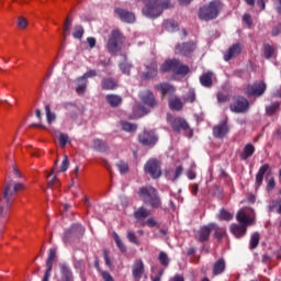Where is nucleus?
<instances>
[{
  "label": "nucleus",
  "mask_w": 281,
  "mask_h": 281,
  "mask_svg": "<svg viewBox=\"0 0 281 281\" xmlns=\"http://www.w3.org/2000/svg\"><path fill=\"white\" fill-rule=\"evenodd\" d=\"M238 223L233 224L231 226V232L236 236V238H241L245 234H247V225H254L256 221V213L251 207L240 209L236 215Z\"/></svg>",
  "instance_id": "1"
},
{
  "label": "nucleus",
  "mask_w": 281,
  "mask_h": 281,
  "mask_svg": "<svg viewBox=\"0 0 281 281\" xmlns=\"http://www.w3.org/2000/svg\"><path fill=\"white\" fill-rule=\"evenodd\" d=\"M23 188V183H14L12 180L7 182L0 198V218H8L10 205H12V196Z\"/></svg>",
  "instance_id": "2"
},
{
  "label": "nucleus",
  "mask_w": 281,
  "mask_h": 281,
  "mask_svg": "<svg viewBox=\"0 0 281 281\" xmlns=\"http://www.w3.org/2000/svg\"><path fill=\"white\" fill-rule=\"evenodd\" d=\"M139 99L146 106L136 103L133 108L132 120H137L138 117H144V115H148L150 109H155V106H157V100H155V94H153L150 90L140 92Z\"/></svg>",
  "instance_id": "3"
},
{
  "label": "nucleus",
  "mask_w": 281,
  "mask_h": 281,
  "mask_svg": "<svg viewBox=\"0 0 281 281\" xmlns=\"http://www.w3.org/2000/svg\"><path fill=\"white\" fill-rule=\"evenodd\" d=\"M144 3V8L142 10L144 16L147 19H157V16H161V12L164 10H168L172 8L170 0H140Z\"/></svg>",
  "instance_id": "4"
},
{
  "label": "nucleus",
  "mask_w": 281,
  "mask_h": 281,
  "mask_svg": "<svg viewBox=\"0 0 281 281\" xmlns=\"http://www.w3.org/2000/svg\"><path fill=\"white\" fill-rule=\"evenodd\" d=\"M138 194L143 199L144 203L150 205V207H161V199L159 198L157 189L153 187H143L139 189Z\"/></svg>",
  "instance_id": "5"
},
{
  "label": "nucleus",
  "mask_w": 281,
  "mask_h": 281,
  "mask_svg": "<svg viewBox=\"0 0 281 281\" xmlns=\"http://www.w3.org/2000/svg\"><path fill=\"white\" fill-rule=\"evenodd\" d=\"M221 8V2L216 0L211 1L209 4H205L200 8L199 19L201 21H213V19H216L218 16Z\"/></svg>",
  "instance_id": "6"
},
{
  "label": "nucleus",
  "mask_w": 281,
  "mask_h": 281,
  "mask_svg": "<svg viewBox=\"0 0 281 281\" xmlns=\"http://www.w3.org/2000/svg\"><path fill=\"white\" fill-rule=\"evenodd\" d=\"M160 70L164 74L170 71L173 76H186L190 71V68L181 64L178 59H168L161 65Z\"/></svg>",
  "instance_id": "7"
},
{
  "label": "nucleus",
  "mask_w": 281,
  "mask_h": 281,
  "mask_svg": "<svg viewBox=\"0 0 281 281\" xmlns=\"http://www.w3.org/2000/svg\"><path fill=\"white\" fill-rule=\"evenodd\" d=\"M120 45H122V33L113 31L108 42V50L111 54H117L120 52Z\"/></svg>",
  "instance_id": "8"
},
{
  "label": "nucleus",
  "mask_w": 281,
  "mask_h": 281,
  "mask_svg": "<svg viewBox=\"0 0 281 281\" xmlns=\"http://www.w3.org/2000/svg\"><path fill=\"white\" fill-rule=\"evenodd\" d=\"M168 122H170L172 130L176 133H179L180 131H188L189 137H192V132L190 130V125H188V122L181 117H175L168 116Z\"/></svg>",
  "instance_id": "9"
},
{
  "label": "nucleus",
  "mask_w": 281,
  "mask_h": 281,
  "mask_svg": "<svg viewBox=\"0 0 281 281\" xmlns=\"http://www.w3.org/2000/svg\"><path fill=\"white\" fill-rule=\"evenodd\" d=\"M249 110V101L244 97L235 98L234 102L231 103V111L233 113H246Z\"/></svg>",
  "instance_id": "10"
},
{
  "label": "nucleus",
  "mask_w": 281,
  "mask_h": 281,
  "mask_svg": "<svg viewBox=\"0 0 281 281\" xmlns=\"http://www.w3.org/2000/svg\"><path fill=\"white\" fill-rule=\"evenodd\" d=\"M145 172L150 175L153 179H159L161 177V167L159 166V160L150 159L145 165Z\"/></svg>",
  "instance_id": "11"
},
{
  "label": "nucleus",
  "mask_w": 281,
  "mask_h": 281,
  "mask_svg": "<svg viewBox=\"0 0 281 281\" xmlns=\"http://www.w3.org/2000/svg\"><path fill=\"white\" fill-rule=\"evenodd\" d=\"M265 91H267V83L259 81L248 86L245 90V93L246 95H254L255 98H258L259 95H262Z\"/></svg>",
  "instance_id": "12"
},
{
  "label": "nucleus",
  "mask_w": 281,
  "mask_h": 281,
  "mask_svg": "<svg viewBox=\"0 0 281 281\" xmlns=\"http://www.w3.org/2000/svg\"><path fill=\"white\" fill-rule=\"evenodd\" d=\"M138 139L143 146H155L158 140L157 135L153 131H144V133L139 134Z\"/></svg>",
  "instance_id": "13"
},
{
  "label": "nucleus",
  "mask_w": 281,
  "mask_h": 281,
  "mask_svg": "<svg viewBox=\"0 0 281 281\" xmlns=\"http://www.w3.org/2000/svg\"><path fill=\"white\" fill-rule=\"evenodd\" d=\"M57 281H74V271L67 263L59 265V277Z\"/></svg>",
  "instance_id": "14"
},
{
  "label": "nucleus",
  "mask_w": 281,
  "mask_h": 281,
  "mask_svg": "<svg viewBox=\"0 0 281 281\" xmlns=\"http://www.w3.org/2000/svg\"><path fill=\"white\" fill-rule=\"evenodd\" d=\"M196 49V44L193 42L178 44L176 46V54H181L182 56H190L192 52Z\"/></svg>",
  "instance_id": "15"
},
{
  "label": "nucleus",
  "mask_w": 281,
  "mask_h": 281,
  "mask_svg": "<svg viewBox=\"0 0 281 281\" xmlns=\"http://www.w3.org/2000/svg\"><path fill=\"white\" fill-rule=\"evenodd\" d=\"M215 228H216V224H210L207 226H203L195 234L196 240H199L200 243H205V240L210 238V233L212 232V229H215Z\"/></svg>",
  "instance_id": "16"
},
{
  "label": "nucleus",
  "mask_w": 281,
  "mask_h": 281,
  "mask_svg": "<svg viewBox=\"0 0 281 281\" xmlns=\"http://www.w3.org/2000/svg\"><path fill=\"white\" fill-rule=\"evenodd\" d=\"M229 133V127L227 126V121H223L215 127H213V135L214 137H217L218 139H223L225 135Z\"/></svg>",
  "instance_id": "17"
},
{
  "label": "nucleus",
  "mask_w": 281,
  "mask_h": 281,
  "mask_svg": "<svg viewBox=\"0 0 281 281\" xmlns=\"http://www.w3.org/2000/svg\"><path fill=\"white\" fill-rule=\"evenodd\" d=\"M115 13L124 23H135V13L124 9H115Z\"/></svg>",
  "instance_id": "18"
},
{
  "label": "nucleus",
  "mask_w": 281,
  "mask_h": 281,
  "mask_svg": "<svg viewBox=\"0 0 281 281\" xmlns=\"http://www.w3.org/2000/svg\"><path fill=\"white\" fill-rule=\"evenodd\" d=\"M132 274L136 281L142 280V277L144 276V261H142V259L134 262L132 267Z\"/></svg>",
  "instance_id": "19"
},
{
  "label": "nucleus",
  "mask_w": 281,
  "mask_h": 281,
  "mask_svg": "<svg viewBox=\"0 0 281 281\" xmlns=\"http://www.w3.org/2000/svg\"><path fill=\"white\" fill-rule=\"evenodd\" d=\"M240 44H234L228 48V50L224 54V60L228 61L232 60V58H236L241 52Z\"/></svg>",
  "instance_id": "20"
},
{
  "label": "nucleus",
  "mask_w": 281,
  "mask_h": 281,
  "mask_svg": "<svg viewBox=\"0 0 281 281\" xmlns=\"http://www.w3.org/2000/svg\"><path fill=\"white\" fill-rule=\"evenodd\" d=\"M181 175H183L182 166H178L166 171V177L167 179H169V181H177V179L180 178Z\"/></svg>",
  "instance_id": "21"
},
{
  "label": "nucleus",
  "mask_w": 281,
  "mask_h": 281,
  "mask_svg": "<svg viewBox=\"0 0 281 281\" xmlns=\"http://www.w3.org/2000/svg\"><path fill=\"white\" fill-rule=\"evenodd\" d=\"M215 78L214 72L207 71L200 77V82L202 87L210 88L212 87V82H214Z\"/></svg>",
  "instance_id": "22"
},
{
  "label": "nucleus",
  "mask_w": 281,
  "mask_h": 281,
  "mask_svg": "<svg viewBox=\"0 0 281 281\" xmlns=\"http://www.w3.org/2000/svg\"><path fill=\"white\" fill-rule=\"evenodd\" d=\"M78 232H79V234L85 233V228H82V225H80V224H76L70 228V231L65 232L64 237H63L64 243H67L69 236H76V234H78Z\"/></svg>",
  "instance_id": "23"
},
{
  "label": "nucleus",
  "mask_w": 281,
  "mask_h": 281,
  "mask_svg": "<svg viewBox=\"0 0 281 281\" xmlns=\"http://www.w3.org/2000/svg\"><path fill=\"white\" fill-rule=\"evenodd\" d=\"M147 71L143 74V78L148 80L150 78H155L157 76V63L151 61L149 66H146Z\"/></svg>",
  "instance_id": "24"
},
{
  "label": "nucleus",
  "mask_w": 281,
  "mask_h": 281,
  "mask_svg": "<svg viewBox=\"0 0 281 281\" xmlns=\"http://www.w3.org/2000/svg\"><path fill=\"white\" fill-rule=\"evenodd\" d=\"M269 172V164H265L262 167L259 168L257 175H256V183L258 188L262 186V181L265 179V173Z\"/></svg>",
  "instance_id": "25"
},
{
  "label": "nucleus",
  "mask_w": 281,
  "mask_h": 281,
  "mask_svg": "<svg viewBox=\"0 0 281 281\" xmlns=\"http://www.w3.org/2000/svg\"><path fill=\"white\" fill-rule=\"evenodd\" d=\"M169 108L171 111H181L183 109V102L179 97L173 95L169 99Z\"/></svg>",
  "instance_id": "26"
},
{
  "label": "nucleus",
  "mask_w": 281,
  "mask_h": 281,
  "mask_svg": "<svg viewBox=\"0 0 281 281\" xmlns=\"http://www.w3.org/2000/svg\"><path fill=\"white\" fill-rule=\"evenodd\" d=\"M254 153H256V147H254L251 144H246L240 154V159H243V161H247V159H249Z\"/></svg>",
  "instance_id": "27"
},
{
  "label": "nucleus",
  "mask_w": 281,
  "mask_h": 281,
  "mask_svg": "<svg viewBox=\"0 0 281 281\" xmlns=\"http://www.w3.org/2000/svg\"><path fill=\"white\" fill-rule=\"evenodd\" d=\"M156 89L161 92V95H172L175 88L170 83H160L156 86Z\"/></svg>",
  "instance_id": "28"
},
{
  "label": "nucleus",
  "mask_w": 281,
  "mask_h": 281,
  "mask_svg": "<svg viewBox=\"0 0 281 281\" xmlns=\"http://www.w3.org/2000/svg\"><path fill=\"white\" fill-rule=\"evenodd\" d=\"M105 101L108 102V104L110 106L115 109V106H117L119 104H122V97H120L117 94H106Z\"/></svg>",
  "instance_id": "29"
},
{
  "label": "nucleus",
  "mask_w": 281,
  "mask_h": 281,
  "mask_svg": "<svg viewBox=\"0 0 281 281\" xmlns=\"http://www.w3.org/2000/svg\"><path fill=\"white\" fill-rule=\"evenodd\" d=\"M76 83H77L76 92L79 95H82V93H85V91H87V80L85 79L83 76H81L76 79Z\"/></svg>",
  "instance_id": "30"
},
{
  "label": "nucleus",
  "mask_w": 281,
  "mask_h": 281,
  "mask_svg": "<svg viewBox=\"0 0 281 281\" xmlns=\"http://www.w3.org/2000/svg\"><path fill=\"white\" fill-rule=\"evenodd\" d=\"M150 216V211L146 210V207L142 206L134 213V217L136 221H144V218H148Z\"/></svg>",
  "instance_id": "31"
},
{
  "label": "nucleus",
  "mask_w": 281,
  "mask_h": 281,
  "mask_svg": "<svg viewBox=\"0 0 281 281\" xmlns=\"http://www.w3.org/2000/svg\"><path fill=\"white\" fill-rule=\"evenodd\" d=\"M225 271V260L218 259L213 266V276H221Z\"/></svg>",
  "instance_id": "32"
},
{
  "label": "nucleus",
  "mask_w": 281,
  "mask_h": 281,
  "mask_svg": "<svg viewBox=\"0 0 281 281\" xmlns=\"http://www.w3.org/2000/svg\"><path fill=\"white\" fill-rule=\"evenodd\" d=\"M102 89H106L108 91H112L113 89H117V82L111 78H106L102 80Z\"/></svg>",
  "instance_id": "33"
},
{
  "label": "nucleus",
  "mask_w": 281,
  "mask_h": 281,
  "mask_svg": "<svg viewBox=\"0 0 281 281\" xmlns=\"http://www.w3.org/2000/svg\"><path fill=\"white\" fill-rule=\"evenodd\" d=\"M56 248H50L48 252V258L46 260V267L47 269H53L54 267V260H56Z\"/></svg>",
  "instance_id": "34"
},
{
  "label": "nucleus",
  "mask_w": 281,
  "mask_h": 281,
  "mask_svg": "<svg viewBox=\"0 0 281 281\" xmlns=\"http://www.w3.org/2000/svg\"><path fill=\"white\" fill-rule=\"evenodd\" d=\"M164 27L167 32H177V30H179V24H177L175 20H167L164 22Z\"/></svg>",
  "instance_id": "35"
},
{
  "label": "nucleus",
  "mask_w": 281,
  "mask_h": 281,
  "mask_svg": "<svg viewBox=\"0 0 281 281\" xmlns=\"http://www.w3.org/2000/svg\"><path fill=\"white\" fill-rule=\"evenodd\" d=\"M121 128L126 131V133H135L137 131V126L131 122L121 121Z\"/></svg>",
  "instance_id": "36"
},
{
  "label": "nucleus",
  "mask_w": 281,
  "mask_h": 281,
  "mask_svg": "<svg viewBox=\"0 0 281 281\" xmlns=\"http://www.w3.org/2000/svg\"><path fill=\"white\" fill-rule=\"evenodd\" d=\"M112 238L116 243L117 249H120V251L124 254V251H126V246L124 245V241H122V239L120 238V235H117V233L114 232L112 233Z\"/></svg>",
  "instance_id": "37"
},
{
  "label": "nucleus",
  "mask_w": 281,
  "mask_h": 281,
  "mask_svg": "<svg viewBox=\"0 0 281 281\" xmlns=\"http://www.w3.org/2000/svg\"><path fill=\"white\" fill-rule=\"evenodd\" d=\"M93 148L94 150H99L100 153H104L106 150V143L100 139L93 140Z\"/></svg>",
  "instance_id": "38"
},
{
  "label": "nucleus",
  "mask_w": 281,
  "mask_h": 281,
  "mask_svg": "<svg viewBox=\"0 0 281 281\" xmlns=\"http://www.w3.org/2000/svg\"><path fill=\"white\" fill-rule=\"evenodd\" d=\"M45 112L48 124H52V122H56V113L52 112L49 104L45 105Z\"/></svg>",
  "instance_id": "39"
},
{
  "label": "nucleus",
  "mask_w": 281,
  "mask_h": 281,
  "mask_svg": "<svg viewBox=\"0 0 281 281\" xmlns=\"http://www.w3.org/2000/svg\"><path fill=\"white\" fill-rule=\"evenodd\" d=\"M276 55V48L271 45H265L263 47V56L265 58H273Z\"/></svg>",
  "instance_id": "40"
},
{
  "label": "nucleus",
  "mask_w": 281,
  "mask_h": 281,
  "mask_svg": "<svg viewBox=\"0 0 281 281\" xmlns=\"http://www.w3.org/2000/svg\"><path fill=\"white\" fill-rule=\"evenodd\" d=\"M58 142H59V146L61 148H65L67 144H69V135H67L66 133H59Z\"/></svg>",
  "instance_id": "41"
},
{
  "label": "nucleus",
  "mask_w": 281,
  "mask_h": 281,
  "mask_svg": "<svg viewBox=\"0 0 281 281\" xmlns=\"http://www.w3.org/2000/svg\"><path fill=\"white\" fill-rule=\"evenodd\" d=\"M260 243V234L254 233L250 237V249H256Z\"/></svg>",
  "instance_id": "42"
},
{
  "label": "nucleus",
  "mask_w": 281,
  "mask_h": 281,
  "mask_svg": "<svg viewBox=\"0 0 281 281\" xmlns=\"http://www.w3.org/2000/svg\"><path fill=\"white\" fill-rule=\"evenodd\" d=\"M218 218H220V221H232V218H234V214L228 211H225V209H223L220 212Z\"/></svg>",
  "instance_id": "43"
},
{
  "label": "nucleus",
  "mask_w": 281,
  "mask_h": 281,
  "mask_svg": "<svg viewBox=\"0 0 281 281\" xmlns=\"http://www.w3.org/2000/svg\"><path fill=\"white\" fill-rule=\"evenodd\" d=\"M196 100V92L194 90H189V92L183 97V102H194Z\"/></svg>",
  "instance_id": "44"
},
{
  "label": "nucleus",
  "mask_w": 281,
  "mask_h": 281,
  "mask_svg": "<svg viewBox=\"0 0 281 281\" xmlns=\"http://www.w3.org/2000/svg\"><path fill=\"white\" fill-rule=\"evenodd\" d=\"M83 34H85V29H82V26L80 25L75 26V30L72 32L74 38H81Z\"/></svg>",
  "instance_id": "45"
},
{
  "label": "nucleus",
  "mask_w": 281,
  "mask_h": 281,
  "mask_svg": "<svg viewBox=\"0 0 281 281\" xmlns=\"http://www.w3.org/2000/svg\"><path fill=\"white\" fill-rule=\"evenodd\" d=\"M158 260L162 267H168L169 260H168V255L164 251H161L158 256Z\"/></svg>",
  "instance_id": "46"
},
{
  "label": "nucleus",
  "mask_w": 281,
  "mask_h": 281,
  "mask_svg": "<svg viewBox=\"0 0 281 281\" xmlns=\"http://www.w3.org/2000/svg\"><path fill=\"white\" fill-rule=\"evenodd\" d=\"M278 109H280V103L274 102V103H271L270 106H267L266 111H267L268 115H273V113H276V111H278Z\"/></svg>",
  "instance_id": "47"
},
{
  "label": "nucleus",
  "mask_w": 281,
  "mask_h": 281,
  "mask_svg": "<svg viewBox=\"0 0 281 281\" xmlns=\"http://www.w3.org/2000/svg\"><path fill=\"white\" fill-rule=\"evenodd\" d=\"M56 183H58V179L56 178V176H54V173H48L47 175L48 188H54V184L56 186Z\"/></svg>",
  "instance_id": "48"
},
{
  "label": "nucleus",
  "mask_w": 281,
  "mask_h": 281,
  "mask_svg": "<svg viewBox=\"0 0 281 281\" xmlns=\"http://www.w3.org/2000/svg\"><path fill=\"white\" fill-rule=\"evenodd\" d=\"M121 175H126V172H128V164L124 162V161H120L116 164Z\"/></svg>",
  "instance_id": "49"
},
{
  "label": "nucleus",
  "mask_w": 281,
  "mask_h": 281,
  "mask_svg": "<svg viewBox=\"0 0 281 281\" xmlns=\"http://www.w3.org/2000/svg\"><path fill=\"white\" fill-rule=\"evenodd\" d=\"M120 69L123 74H131V64L125 60L123 64H120Z\"/></svg>",
  "instance_id": "50"
},
{
  "label": "nucleus",
  "mask_w": 281,
  "mask_h": 281,
  "mask_svg": "<svg viewBox=\"0 0 281 281\" xmlns=\"http://www.w3.org/2000/svg\"><path fill=\"white\" fill-rule=\"evenodd\" d=\"M127 239L130 243H133L134 245H139V240L137 239V236H135V233L127 232Z\"/></svg>",
  "instance_id": "51"
},
{
  "label": "nucleus",
  "mask_w": 281,
  "mask_h": 281,
  "mask_svg": "<svg viewBox=\"0 0 281 281\" xmlns=\"http://www.w3.org/2000/svg\"><path fill=\"white\" fill-rule=\"evenodd\" d=\"M194 168H196L195 165L191 166V168L187 171L188 179H196V171H194Z\"/></svg>",
  "instance_id": "52"
},
{
  "label": "nucleus",
  "mask_w": 281,
  "mask_h": 281,
  "mask_svg": "<svg viewBox=\"0 0 281 281\" xmlns=\"http://www.w3.org/2000/svg\"><path fill=\"white\" fill-rule=\"evenodd\" d=\"M68 168H69V159L67 158V156H65L61 162L60 172H67Z\"/></svg>",
  "instance_id": "53"
},
{
  "label": "nucleus",
  "mask_w": 281,
  "mask_h": 281,
  "mask_svg": "<svg viewBox=\"0 0 281 281\" xmlns=\"http://www.w3.org/2000/svg\"><path fill=\"white\" fill-rule=\"evenodd\" d=\"M103 258L105 260L106 267H113V263L111 262V257H109V250H103Z\"/></svg>",
  "instance_id": "54"
},
{
  "label": "nucleus",
  "mask_w": 281,
  "mask_h": 281,
  "mask_svg": "<svg viewBox=\"0 0 281 281\" xmlns=\"http://www.w3.org/2000/svg\"><path fill=\"white\" fill-rule=\"evenodd\" d=\"M98 76V71L95 70H88L82 77L87 80L88 78H95Z\"/></svg>",
  "instance_id": "55"
},
{
  "label": "nucleus",
  "mask_w": 281,
  "mask_h": 281,
  "mask_svg": "<svg viewBox=\"0 0 281 281\" xmlns=\"http://www.w3.org/2000/svg\"><path fill=\"white\" fill-rule=\"evenodd\" d=\"M70 27H71V20L67 19L66 22H65V26H64L65 36H67V34H69Z\"/></svg>",
  "instance_id": "56"
},
{
  "label": "nucleus",
  "mask_w": 281,
  "mask_h": 281,
  "mask_svg": "<svg viewBox=\"0 0 281 281\" xmlns=\"http://www.w3.org/2000/svg\"><path fill=\"white\" fill-rule=\"evenodd\" d=\"M18 25L19 27H21L22 30L27 27V20L25 18H19L18 20Z\"/></svg>",
  "instance_id": "57"
},
{
  "label": "nucleus",
  "mask_w": 281,
  "mask_h": 281,
  "mask_svg": "<svg viewBox=\"0 0 281 281\" xmlns=\"http://www.w3.org/2000/svg\"><path fill=\"white\" fill-rule=\"evenodd\" d=\"M101 276L104 281H115L113 280V277L108 271H101Z\"/></svg>",
  "instance_id": "58"
},
{
  "label": "nucleus",
  "mask_w": 281,
  "mask_h": 281,
  "mask_svg": "<svg viewBox=\"0 0 281 281\" xmlns=\"http://www.w3.org/2000/svg\"><path fill=\"white\" fill-rule=\"evenodd\" d=\"M227 100H229V97L227 94L224 93H217V101L218 102H227Z\"/></svg>",
  "instance_id": "59"
},
{
  "label": "nucleus",
  "mask_w": 281,
  "mask_h": 281,
  "mask_svg": "<svg viewBox=\"0 0 281 281\" xmlns=\"http://www.w3.org/2000/svg\"><path fill=\"white\" fill-rule=\"evenodd\" d=\"M49 278H52V268H47L42 281H49Z\"/></svg>",
  "instance_id": "60"
},
{
  "label": "nucleus",
  "mask_w": 281,
  "mask_h": 281,
  "mask_svg": "<svg viewBox=\"0 0 281 281\" xmlns=\"http://www.w3.org/2000/svg\"><path fill=\"white\" fill-rule=\"evenodd\" d=\"M243 19H244V22L246 23V25L248 27H250V25H251V15L245 13Z\"/></svg>",
  "instance_id": "61"
},
{
  "label": "nucleus",
  "mask_w": 281,
  "mask_h": 281,
  "mask_svg": "<svg viewBox=\"0 0 281 281\" xmlns=\"http://www.w3.org/2000/svg\"><path fill=\"white\" fill-rule=\"evenodd\" d=\"M281 34V24L272 29V36H279Z\"/></svg>",
  "instance_id": "62"
},
{
  "label": "nucleus",
  "mask_w": 281,
  "mask_h": 281,
  "mask_svg": "<svg viewBox=\"0 0 281 281\" xmlns=\"http://www.w3.org/2000/svg\"><path fill=\"white\" fill-rule=\"evenodd\" d=\"M161 276H164V270H159L155 277H151V281H161Z\"/></svg>",
  "instance_id": "63"
},
{
  "label": "nucleus",
  "mask_w": 281,
  "mask_h": 281,
  "mask_svg": "<svg viewBox=\"0 0 281 281\" xmlns=\"http://www.w3.org/2000/svg\"><path fill=\"white\" fill-rule=\"evenodd\" d=\"M169 281H184L183 276L176 274Z\"/></svg>",
  "instance_id": "64"
}]
</instances>
